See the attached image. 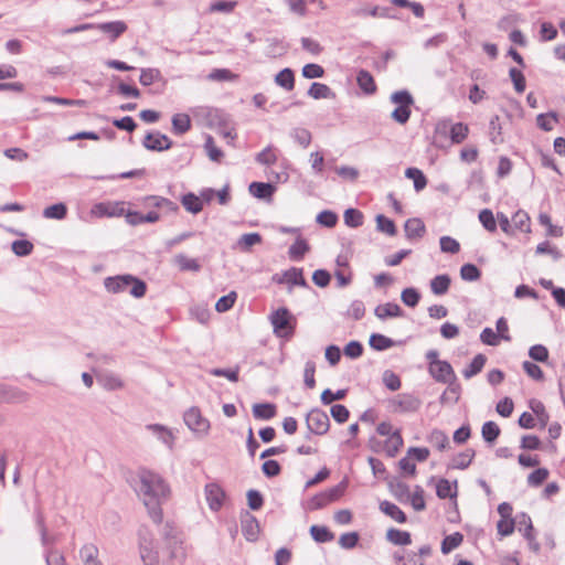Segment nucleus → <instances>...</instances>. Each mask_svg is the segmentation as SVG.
<instances>
[{
	"instance_id": "obj_56",
	"label": "nucleus",
	"mask_w": 565,
	"mask_h": 565,
	"mask_svg": "<svg viewBox=\"0 0 565 565\" xmlns=\"http://www.w3.org/2000/svg\"><path fill=\"white\" fill-rule=\"evenodd\" d=\"M338 214L331 210H323L320 213H318L316 217V222L319 225L324 226L327 228H333L338 224Z\"/></svg>"
},
{
	"instance_id": "obj_42",
	"label": "nucleus",
	"mask_w": 565,
	"mask_h": 565,
	"mask_svg": "<svg viewBox=\"0 0 565 565\" xmlns=\"http://www.w3.org/2000/svg\"><path fill=\"white\" fill-rule=\"evenodd\" d=\"M501 434V429L497 423L488 420L482 425L481 436L487 444H494Z\"/></svg>"
},
{
	"instance_id": "obj_46",
	"label": "nucleus",
	"mask_w": 565,
	"mask_h": 565,
	"mask_svg": "<svg viewBox=\"0 0 565 565\" xmlns=\"http://www.w3.org/2000/svg\"><path fill=\"white\" fill-rule=\"evenodd\" d=\"M455 491H451V483L445 478H440L436 484V494L439 499L456 498L458 481H454Z\"/></svg>"
},
{
	"instance_id": "obj_14",
	"label": "nucleus",
	"mask_w": 565,
	"mask_h": 565,
	"mask_svg": "<svg viewBox=\"0 0 565 565\" xmlns=\"http://www.w3.org/2000/svg\"><path fill=\"white\" fill-rule=\"evenodd\" d=\"M34 520H35V524H36L38 531L41 536L42 545L43 546L53 545L55 543L56 539H55V536L49 535L47 527L45 525L44 514H43L42 508L39 504V502L36 503L35 508H34Z\"/></svg>"
},
{
	"instance_id": "obj_15",
	"label": "nucleus",
	"mask_w": 565,
	"mask_h": 565,
	"mask_svg": "<svg viewBox=\"0 0 565 565\" xmlns=\"http://www.w3.org/2000/svg\"><path fill=\"white\" fill-rule=\"evenodd\" d=\"M384 480L387 483V487L391 493L399 501L406 502L409 499V488L408 486L398 480L397 477H385Z\"/></svg>"
},
{
	"instance_id": "obj_59",
	"label": "nucleus",
	"mask_w": 565,
	"mask_h": 565,
	"mask_svg": "<svg viewBox=\"0 0 565 565\" xmlns=\"http://www.w3.org/2000/svg\"><path fill=\"white\" fill-rule=\"evenodd\" d=\"M236 299H237V292L230 291L227 295L222 296L214 303V310H216L217 312H226L234 306Z\"/></svg>"
},
{
	"instance_id": "obj_7",
	"label": "nucleus",
	"mask_w": 565,
	"mask_h": 565,
	"mask_svg": "<svg viewBox=\"0 0 565 565\" xmlns=\"http://www.w3.org/2000/svg\"><path fill=\"white\" fill-rule=\"evenodd\" d=\"M390 406L394 413H415L422 406V399L411 393L398 394L390 399Z\"/></svg>"
},
{
	"instance_id": "obj_37",
	"label": "nucleus",
	"mask_w": 565,
	"mask_h": 565,
	"mask_svg": "<svg viewBox=\"0 0 565 565\" xmlns=\"http://www.w3.org/2000/svg\"><path fill=\"white\" fill-rule=\"evenodd\" d=\"M275 83L285 88L286 90H292L295 87V73L291 68L286 67L279 71L275 76Z\"/></svg>"
},
{
	"instance_id": "obj_30",
	"label": "nucleus",
	"mask_w": 565,
	"mask_h": 565,
	"mask_svg": "<svg viewBox=\"0 0 565 565\" xmlns=\"http://www.w3.org/2000/svg\"><path fill=\"white\" fill-rule=\"evenodd\" d=\"M450 284L451 278L448 274L437 275L430 280L431 292L436 296H443L448 292Z\"/></svg>"
},
{
	"instance_id": "obj_21",
	"label": "nucleus",
	"mask_w": 565,
	"mask_h": 565,
	"mask_svg": "<svg viewBox=\"0 0 565 565\" xmlns=\"http://www.w3.org/2000/svg\"><path fill=\"white\" fill-rule=\"evenodd\" d=\"M142 201L150 206L163 209L167 212L175 213L179 211V205L166 198L158 196V195H147L142 199Z\"/></svg>"
},
{
	"instance_id": "obj_38",
	"label": "nucleus",
	"mask_w": 565,
	"mask_h": 565,
	"mask_svg": "<svg viewBox=\"0 0 565 565\" xmlns=\"http://www.w3.org/2000/svg\"><path fill=\"white\" fill-rule=\"evenodd\" d=\"M487 362V356L482 353L477 354L469 365L462 371L465 379H471L479 374Z\"/></svg>"
},
{
	"instance_id": "obj_64",
	"label": "nucleus",
	"mask_w": 565,
	"mask_h": 565,
	"mask_svg": "<svg viewBox=\"0 0 565 565\" xmlns=\"http://www.w3.org/2000/svg\"><path fill=\"white\" fill-rule=\"evenodd\" d=\"M391 102L402 107H411L414 104L412 94L406 90H397L391 95Z\"/></svg>"
},
{
	"instance_id": "obj_45",
	"label": "nucleus",
	"mask_w": 565,
	"mask_h": 565,
	"mask_svg": "<svg viewBox=\"0 0 565 565\" xmlns=\"http://www.w3.org/2000/svg\"><path fill=\"white\" fill-rule=\"evenodd\" d=\"M489 138L493 145H500L504 141L502 136V126L498 115L492 116L489 121Z\"/></svg>"
},
{
	"instance_id": "obj_33",
	"label": "nucleus",
	"mask_w": 565,
	"mask_h": 565,
	"mask_svg": "<svg viewBox=\"0 0 565 565\" xmlns=\"http://www.w3.org/2000/svg\"><path fill=\"white\" fill-rule=\"evenodd\" d=\"M529 407L531 408L533 414L536 415L540 428H545L548 424L550 415L546 412L544 404L539 399L532 398L529 402Z\"/></svg>"
},
{
	"instance_id": "obj_1",
	"label": "nucleus",
	"mask_w": 565,
	"mask_h": 565,
	"mask_svg": "<svg viewBox=\"0 0 565 565\" xmlns=\"http://www.w3.org/2000/svg\"><path fill=\"white\" fill-rule=\"evenodd\" d=\"M135 491L143 501L148 513L154 523L162 522L161 502L169 494V487L163 478L146 468H140L134 479Z\"/></svg>"
},
{
	"instance_id": "obj_12",
	"label": "nucleus",
	"mask_w": 565,
	"mask_h": 565,
	"mask_svg": "<svg viewBox=\"0 0 565 565\" xmlns=\"http://www.w3.org/2000/svg\"><path fill=\"white\" fill-rule=\"evenodd\" d=\"M30 395L15 386L0 383V404H19L29 401Z\"/></svg>"
},
{
	"instance_id": "obj_36",
	"label": "nucleus",
	"mask_w": 565,
	"mask_h": 565,
	"mask_svg": "<svg viewBox=\"0 0 565 565\" xmlns=\"http://www.w3.org/2000/svg\"><path fill=\"white\" fill-rule=\"evenodd\" d=\"M475 456L476 451L472 448H467L452 459V463L449 468L465 470L471 465Z\"/></svg>"
},
{
	"instance_id": "obj_22",
	"label": "nucleus",
	"mask_w": 565,
	"mask_h": 565,
	"mask_svg": "<svg viewBox=\"0 0 565 565\" xmlns=\"http://www.w3.org/2000/svg\"><path fill=\"white\" fill-rule=\"evenodd\" d=\"M356 83L365 95H373L377 87L372 74L366 70H360L356 75Z\"/></svg>"
},
{
	"instance_id": "obj_54",
	"label": "nucleus",
	"mask_w": 565,
	"mask_h": 565,
	"mask_svg": "<svg viewBox=\"0 0 565 565\" xmlns=\"http://www.w3.org/2000/svg\"><path fill=\"white\" fill-rule=\"evenodd\" d=\"M512 223L514 228L520 230L521 232H531L530 216L523 210H519L512 215Z\"/></svg>"
},
{
	"instance_id": "obj_23",
	"label": "nucleus",
	"mask_w": 565,
	"mask_h": 565,
	"mask_svg": "<svg viewBox=\"0 0 565 565\" xmlns=\"http://www.w3.org/2000/svg\"><path fill=\"white\" fill-rule=\"evenodd\" d=\"M253 416L256 419L269 420L276 416L277 407L274 403H256L253 405Z\"/></svg>"
},
{
	"instance_id": "obj_62",
	"label": "nucleus",
	"mask_w": 565,
	"mask_h": 565,
	"mask_svg": "<svg viewBox=\"0 0 565 565\" xmlns=\"http://www.w3.org/2000/svg\"><path fill=\"white\" fill-rule=\"evenodd\" d=\"M479 221L482 224V226L493 233L497 231V221L493 215V212L490 209H483L479 212Z\"/></svg>"
},
{
	"instance_id": "obj_48",
	"label": "nucleus",
	"mask_w": 565,
	"mask_h": 565,
	"mask_svg": "<svg viewBox=\"0 0 565 565\" xmlns=\"http://www.w3.org/2000/svg\"><path fill=\"white\" fill-rule=\"evenodd\" d=\"M309 532L317 543H327L334 539V534L324 525H311Z\"/></svg>"
},
{
	"instance_id": "obj_20",
	"label": "nucleus",
	"mask_w": 565,
	"mask_h": 565,
	"mask_svg": "<svg viewBox=\"0 0 565 565\" xmlns=\"http://www.w3.org/2000/svg\"><path fill=\"white\" fill-rule=\"evenodd\" d=\"M374 315L381 319V320H385L387 318H397V317H403L404 316V311L403 309L399 307V305L395 303V302H386L384 305H379L375 309H374Z\"/></svg>"
},
{
	"instance_id": "obj_5",
	"label": "nucleus",
	"mask_w": 565,
	"mask_h": 565,
	"mask_svg": "<svg viewBox=\"0 0 565 565\" xmlns=\"http://www.w3.org/2000/svg\"><path fill=\"white\" fill-rule=\"evenodd\" d=\"M273 332L277 338L290 340L296 331L297 319L286 307H280L269 316Z\"/></svg>"
},
{
	"instance_id": "obj_40",
	"label": "nucleus",
	"mask_w": 565,
	"mask_h": 565,
	"mask_svg": "<svg viewBox=\"0 0 565 565\" xmlns=\"http://www.w3.org/2000/svg\"><path fill=\"white\" fill-rule=\"evenodd\" d=\"M79 556L85 565H100L98 561V548L95 544L88 543L82 546Z\"/></svg>"
},
{
	"instance_id": "obj_26",
	"label": "nucleus",
	"mask_w": 565,
	"mask_h": 565,
	"mask_svg": "<svg viewBox=\"0 0 565 565\" xmlns=\"http://www.w3.org/2000/svg\"><path fill=\"white\" fill-rule=\"evenodd\" d=\"M263 242V237L259 233H246L243 234L236 242L235 247L241 252L247 253L252 249L253 246L260 244Z\"/></svg>"
},
{
	"instance_id": "obj_25",
	"label": "nucleus",
	"mask_w": 565,
	"mask_h": 565,
	"mask_svg": "<svg viewBox=\"0 0 565 565\" xmlns=\"http://www.w3.org/2000/svg\"><path fill=\"white\" fill-rule=\"evenodd\" d=\"M380 511L398 523H406L407 515L395 503L384 500L380 503Z\"/></svg>"
},
{
	"instance_id": "obj_50",
	"label": "nucleus",
	"mask_w": 565,
	"mask_h": 565,
	"mask_svg": "<svg viewBox=\"0 0 565 565\" xmlns=\"http://www.w3.org/2000/svg\"><path fill=\"white\" fill-rule=\"evenodd\" d=\"M344 223L347 226L356 228L363 225V213L354 207H349L343 214Z\"/></svg>"
},
{
	"instance_id": "obj_28",
	"label": "nucleus",
	"mask_w": 565,
	"mask_h": 565,
	"mask_svg": "<svg viewBox=\"0 0 565 565\" xmlns=\"http://www.w3.org/2000/svg\"><path fill=\"white\" fill-rule=\"evenodd\" d=\"M404 440L401 434V429H396L392 433V436L385 440L384 448L387 457L394 458L399 449L403 447Z\"/></svg>"
},
{
	"instance_id": "obj_63",
	"label": "nucleus",
	"mask_w": 565,
	"mask_h": 565,
	"mask_svg": "<svg viewBox=\"0 0 565 565\" xmlns=\"http://www.w3.org/2000/svg\"><path fill=\"white\" fill-rule=\"evenodd\" d=\"M509 76L513 83L515 92L522 94L526 88V81L523 73L515 67H511L509 70Z\"/></svg>"
},
{
	"instance_id": "obj_13",
	"label": "nucleus",
	"mask_w": 565,
	"mask_h": 565,
	"mask_svg": "<svg viewBox=\"0 0 565 565\" xmlns=\"http://www.w3.org/2000/svg\"><path fill=\"white\" fill-rule=\"evenodd\" d=\"M276 190V185L271 182L254 181L248 185V191L254 198L267 202L273 200Z\"/></svg>"
},
{
	"instance_id": "obj_51",
	"label": "nucleus",
	"mask_w": 565,
	"mask_h": 565,
	"mask_svg": "<svg viewBox=\"0 0 565 565\" xmlns=\"http://www.w3.org/2000/svg\"><path fill=\"white\" fill-rule=\"evenodd\" d=\"M558 122V115L555 111L539 114L536 116V125L543 131L553 130L554 124Z\"/></svg>"
},
{
	"instance_id": "obj_11",
	"label": "nucleus",
	"mask_w": 565,
	"mask_h": 565,
	"mask_svg": "<svg viewBox=\"0 0 565 565\" xmlns=\"http://www.w3.org/2000/svg\"><path fill=\"white\" fill-rule=\"evenodd\" d=\"M183 418L186 426L194 433L205 434L210 428V422L202 417L200 409L196 407H191L185 412Z\"/></svg>"
},
{
	"instance_id": "obj_3",
	"label": "nucleus",
	"mask_w": 565,
	"mask_h": 565,
	"mask_svg": "<svg viewBox=\"0 0 565 565\" xmlns=\"http://www.w3.org/2000/svg\"><path fill=\"white\" fill-rule=\"evenodd\" d=\"M104 286L107 291L118 294L131 287L129 294L135 298H142L147 292V284L132 275H118L115 277H107L104 280Z\"/></svg>"
},
{
	"instance_id": "obj_57",
	"label": "nucleus",
	"mask_w": 565,
	"mask_h": 565,
	"mask_svg": "<svg viewBox=\"0 0 565 565\" xmlns=\"http://www.w3.org/2000/svg\"><path fill=\"white\" fill-rule=\"evenodd\" d=\"M190 315L193 319L202 324H206L211 318V313L206 303L193 305L190 308Z\"/></svg>"
},
{
	"instance_id": "obj_29",
	"label": "nucleus",
	"mask_w": 565,
	"mask_h": 565,
	"mask_svg": "<svg viewBox=\"0 0 565 565\" xmlns=\"http://www.w3.org/2000/svg\"><path fill=\"white\" fill-rule=\"evenodd\" d=\"M284 274L286 284L289 285V291H291L292 286L308 287L302 268L291 267L285 270Z\"/></svg>"
},
{
	"instance_id": "obj_24",
	"label": "nucleus",
	"mask_w": 565,
	"mask_h": 565,
	"mask_svg": "<svg viewBox=\"0 0 565 565\" xmlns=\"http://www.w3.org/2000/svg\"><path fill=\"white\" fill-rule=\"evenodd\" d=\"M402 343V341L396 342L381 333H372L369 339V345L375 351H385Z\"/></svg>"
},
{
	"instance_id": "obj_16",
	"label": "nucleus",
	"mask_w": 565,
	"mask_h": 565,
	"mask_svg": "<svg viewBox=\"0 0 565 565\" xmlns=\"http://www.w3.org/2000/svg\"><path fill=\"white\" fill-rule=\"evenodd\" d=\"M405 236L407 239H419L426 234V226L422 218H408L404 224Z\"/></svg>"
},
{
	"instance_id": "obj_6",
	"label": "nucleus",
	"mask_w": 565,
	"mask_h": 565,
	"mask_svg": "<svg viewBox=\"0 0 565 565\" xmlns=\"http://www.w3.org/2000/svg\"><path fill=\"white\" fill-rule=\"evenodd\" d=\"M306 425L315 435L323 436L330 429V419L324 411L315 407L306 415Z\"/></svg>"
},
{
	"instance_id": "obj_49",
	"label": "nucleus",
	"mask_w": 565,
	"mask_h": 565,
	"mask_svg": "<svg viewBox=\"0 0 565 565\" xmlns=\"http://www.w3.org/2000/svg\"><path fill=\"white\" fill-rule=\"evenodd\" d=\"M67 215V206L63 202L52 204L43 210V216L51 220H63Z\"/></svg>"
},
{
	"instance_id": "obj_32",
	"label": "nucleus",
	"mask_w": 565,
	"mask_h": 565,
	"mask_svg": "<svg viewBox=\"0 0 565 565\" xmlns=\"http://www.w3.org/2000/svg\"><path fill=\"white\" fill-rule=\"evenodd\" d=\"M308 96H310L313 99H323V98H334L335 94L334 92L326 84L313 82L308 92Z\"/></svg>"
},
{
	"instance_id": "obj_41",
	"label": "nucleus",
	"mask_w": 565,
	"mask_h": 565,
	"mask_svg": "<svg viewBox=\"0 0 565 565\" xmlns=\"http://www.w3.org/2000/svg\"><path fill=\"white\" fill-rule=\"evenodd\" d=\"M171 122L175 135H183L191 129V118L188 114H175Z\"/></svg>"
},
{
	"instance_id": "obj_53",
	"label": "nucleus",
	"mask_w": 565,
	"mask_h": 565,
	"mask_svg": "<svg viewBox=\"0 0 565 565\" xmlns=\"http://www.w3.org/2000/svg\"><path fill=\"white\" fill-rule=\"evenodd\" d=\"M469 128L463 122H456L450 126L449 137L452 143H461L468 136Z\"/></svg>"
},
{
	"instance_id": "obj_39",
	"label": "nucleus",
	"mask_w": 565,
	"mask_h": 565,
	"mask_svg": "<svg viewBox=\"0 0 565 565\" xmlns=\"http://www.w3.org/2000/svg\"><path fill=\"white\" fill-rule=\"evenodd\" d=\"M405 177L414 182V189L416 192L424 190L427 185V178L424 172L418 168H407L405 170Z\"/></svg>"
},
{
	"instance_id": "obj_43",
	"label": "nucleus",
	"mask_w": 565,
	"mask_h": 565,
	"mask_svg": "<svg viewBox=\"0 0 565 565\" xmlns=\"http://www.w3.org/2000/svg\"><path fill=\"white\" fill-rule=\"evenodd\" d=\"M427 440L439 451H444L449 447V438L447 434L437 428L431 430L427 437Z\"/></svg>"
},
{
	"instance_id": "obj_2",
	"label": "nucleus",
	"mask_w": 565,
	"mask_h": 565,
	"mask_svg": "<svg viewBox=\"0 0 565 565\" xmlns=\"http://www.w3.org/2000/svg\"><path fill=\"white\" fill-rule=\"evenodd\" d=\"M429 375L438 383L448 384V388L441 394L440 403L444 404L447 401V392L454 395V403L459 401L460 384L457 383V376L451 364L448 361L443 360L441 362H435L433 365H428Z\"/></svg>"
},
{
	"instance_id": "obj_19",
	"label": "nucleus",
	"mask_w": 565,
	"mask_h": 565,
	"mask_svg": "<svg viewBox=\"0 0 565 565\" xmlns=\"http://www.w3.org/2000/svg\"><path fill=\"white\" fill-rule=\"evenodd\" d=\"M95 209L100 216L114 217L126 214L125 202L98 203L95 205Z\"/></svg>"
},
{
	"instance_id": "obj_9",
	"label": "nucleus",
	"mask_w": 565,
	"mask_h": 565,
	"mask_svg": "<svg viewBox=\"0 0 565 565\" xmlns=\"http://www.w3.org/2000/svg\"><path fill=\"white\" fill-rule=\"evenodd\" d=\"M173 142L172 140L164 134H161L160 131H149L146 134L142 146L150 151H164L172 147Z\"/></svg>"
},
{
	"instance_id": "obj_8",
	"label": "nucleus",
	"mask_w": 565,
	"mask_h": 565,
	"mask_svg": "<svg viewBox=\"0 0 565 565\" xmlns=\"http://www.w3.org/2000/svg\"><path fill=\"white\" fill-rule=\"evenodd\" d=\"M241 526L246 541L254 543L258 540L260 533L259 522L246 510L241 512Z\"/></svg>"
},
{
	"instance_id": "obj_47",
	"label": "nucleus",
	"mask_w": 565,
	"mask_h": 565,
	"mask_svg": "<svg viewBox=\"0 0 565 565\" xmlns=\"http://www.w3.org/2000/svg\"><path fill=\"white\" fill-rule=\"evenodd\" d=\"M181 203L192 214L199 213L203 207L202 200L192 192L182 195Z\"/></svg>"
},
{
	"instance_id": "obj_31",
	"label": "nucleus",
	"mask_w": 565,
	"mask_h": 565,
	"mask_svg": "<svg viewBox=\"0 0 565 565\" xmlns=\"http://www.w3.org/2000/svg\"><path fill=\"white\" fill-rule=\"evenodd\" d=\"M519 525V531H523V536L526 541L531 542L534 539V527L531 516L526 512H521L515 518V524Z\"/></svg>"
},
{
	"instance_id": "obj_61",
	"label": "nucleus",
	"mask_w": 565,
	"mask_h": 565,
	"mask_svg": "<svg viewBox=\"0 0 565 565\" xmlns=\"http://www.w3.org/2000/svg\"><path fill=\"white\" fill-rule=\"evenodd\" d=\"M460 277L466 281H476L481 277V270L475 264L467 263L460 268Z\"/></svg>"
},
{
	"instance_id": "obj_44",
	"label": "nucleus",
	"mask_w": 565,
	"mask_h": 565,
	"mask_svg": "<svg viewBox=\"0 0 565 565\" xmlns=\"http://www.w3.org/2000/svg\"><path fill=\"white\" fill-rule=\"evenodd\" d=\"M463 541V535L460 532H455L452 534L446 535L440 545V551L443 554L447 555L455 548H457Z\"/></svg>"
},
{
	"instance_id": "obj_17",
	"label": "nucleus",
	"mask_w": 565,
	"mask_h": 565,
	"mask_svg": "<svg viewBox=\"0 0 565 565\" xmlns=\"http://www.w3.org/2000/svg\"><path fill=\"white\" fill-rule=\"evenodd\" d=\"M96 29L108 34L111 42L121 36L128 29L124 21H111L96 24Z\"/></svg>"
},
{
	"instance_id": "obj_27",
	"label": "nucleus",
	"mask_w": 565,
	"mask_h": 565,
	"mask_svg": "<svg viewBox=\"0 0 565 565\" xmlns=\"http://www.w3.org/2000/svg\"><path fill=\"white\" fill-rule=\"evenodd\" d=\"M386 540L394 545L406 546L412 543V535L407 531L391 527L386 532Z\"/></svg>"
},
{
	"instance_id": "obj_34",
	"label": "nucleus",
	"mask_w": 565,
	"mask_h": 565,
	"mask_svg": "<svg viewBox=\"0 0 565 565\" xmlns=\"http://www.w3.org/2000/svg\"><path fill=\"white\" fill-rule=\"evenodd\" d=\"M355 15H371L374 18H387V19H396L397 17L392 13L391 8L388 7H379L374 6L370 9L361 8L354 12Z\"/></svg>"
},
{
	"instance_id": "obj_10",
	"label": "nucleus",
	"mask_w": 565,
	"mask_h": 565,
	"mask_svg": "<svg viewBox=\"0 0 565 565\" xmlns=\"http://www.w3.org/2000/svg\"><path fill=\"white\" fill-rule=\"evenodd\" d=\"M217 124L216 132L226 139L227 145L234 146V140L237 137L235 128L231 125V119L227 115L214 109V122Z\"/></svg>"
},
{
	"instance_id": "obj_18",
	"label": "nucleus",
	"mask_w": 565,
	"mask_h": 565,
	"mask_svg": "<svg viewBox=\"0 0 565 565\" xmlns=\"http://www.w3.org/2000/svg\"><path fill=\"white\" fill-rule=\"evenodd\" d=\"M159 440H161L169 449H172L174 435L170 428L161 424H149L146 426Z\"/></svg>"
},
{
	"instance_id": "obj_60",
	"label": "nucleus",
	"mask_w": 565,
	"mask_h": 565,
	"mask_svg": "<svg viewBox=\"0 0 565 565\" xmlns=\"http://www.w3.org/2000/svg\"><path fill=\"white\" fill-rule=\"evenodd\" d=\"M348 394L347 388L338 390L337 392H332L330 388H326L322 391L320 399L323 405H330L334 401H342L345 398Z\"/></svg>"
},
{
	"instance_id": "obj_58",
	"label": "nucleus",
	"mask_w": 565,
	"mask_h": 565,
	"mask_svg": "<svg viewBox=\"0 0 565 565\" xmlns=\"http://www.w3.org/2000/svg\"><path fill=\"white\" fill-rule=\"evenodd\" d=\"M420 292L414 287H407L402 290L401 299L403 303L409 308H414L419 303Z\"/></svg>"
},
{
	"instance_id": "obj_35",
	"label": "nucleus",
	"mask_w": 565,
	"mask_h": 565,
	"mask_svg": "<svg viewBox=\"0 0 565 565\" xmlns=\"http://www.w3.org/2000/svg\"><path fill=\"white\" fill-rule=\"evenodd\" d=\"M310 246L308 242L299 236L295 243L289 247L288 255L292 260H301L309 252Z\"/></svg>"
},
{
	"instance_id": "obj_4",
	"label": "nucleus",
	"mask_w": 565,
	"mask_h": 565,
	"mask_svg": "<svg viewBox=\"0 0 565 565\" xmlns=\"http://www.w3.org/2000/svg\"><path fill=\"white\" fill-rule=\"evenodd\" d=\"M160 533L169 551L170 558L183 561L185 558V548L183 546V532L180 527L173 521H167L162 525Z\"/></svg>"
},
{
	"instance_id": "obj_52",
	"label": "nucleus",
	"mask_w": 565,
	"mask_h": 565,
	"mask_svg": "<svg viewBox=\"0 0 565 565\" xmlns=\"http://www.w3.org/2000/svg\"><path fill=\"white\" fill-rule=\"evenodd\" d=\"M349 487L348 478H343L337 486L324 491L327 501L330 503L338 501L347 491Z\"/></svg>"
},
{
	"instance_id": "obj_55",
	"label": "nucleus",
	"mask_w": 565,
	"mask_h": 565,
	"mask_svg": "<svg viewBox=\"0 0 565 565\" xmlns=\"http://www.w3.org/2000/svg\"><path fill=\"white\" fill-rule=\"evenodd\" d=\"M377 231L385 233L390 236H394L397 233L396 225L393 220L386 217L383 214H379L375 217Z\"/></svg>"
}]
</instances>
